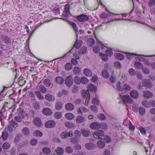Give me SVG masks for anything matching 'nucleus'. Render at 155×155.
<instances>
[{
	"instance_id": "37998d69",
	"label": "nucleus",
	"mask_w": 155,
	"mask_h": 155,
	"mask_svg": "<svg viewBox=\"0 0 155 155\" xmlns=\"http://www.w3.org/2000/svg\"><path fill=\"white\" fill-rule=\"evenodd\" d=\"M22 131L23 133L25 135H28L29 134V130L27 127H24L22 130Z\"/></svg>"
},
{
	"instance_id": "ddd939ff",
	"label": "nucleus",
	"mask_w": 155,
	"mask_h": 155,
	"mask_svg": "<svg viewBox=\"0 0 155 155\" xmlns=\"http://www.w3.org/2000/svg\"><path fill=\"white\" fill-rule=\"evenodd\" d=\"M82 44V41L81 40H78L77 39L76 42L74 45V47L77 49H78L81 47Z\"/></svg>"
},
{
	"instance_id": "f8f14e48",
	"label": "nucleus",
	"mask_w": 155,
	"mask_h": 155,
	"mask_svg": "<svg viewBox=\"0 0 155 155\" xmlns=\"http://www.w3.org/2000/svg\"><path fill=\"white\" fill-rule=\"evenodd\" d=\"M43 113L46 115H52V112L50 108H45L43 110Z\"/></svg>"
},
{
	"instance_id": "9d476101",
	"label": "nucleus",
	"mask_w": 155,
	"mask_h": 155,
	"mask_svg": "<svg viewBox=\"0 0 155 155\" xmlns=\"http://www.w3.org/2000/svg\"><path fill=\"white\" fill-rule=\"evenodd\" d=\"M101 124L97 122L92 123L90 125L91 128L93 129H98L101 128Z\"/></svg>"
},
{
	"instance_id": "a19ab883",
	"label": "nucleus",
	"mask_w": 155,
	"mask_h": 155,
	"mask_svg": "<svg viewBox=\"0 0 155 155\" xmlns=\"http://www.w3.org/2000/svg\"><path fill=\"white\" fill-rule=\"evenodd\" d=\"M74 81L77 84H80L81 83V79L78 76L74 77Z\"/></svg>"
},
{
	"instance_id": "4d7b16f0",
	"label": "nucleus",
	"mask_w": 155,
	"mask_h": 155,
	"mask_svg": "<svg viewBox=\"0 0 155 155\" xmlns=\"http://www.w3.org/2000/svg\"><path fill=\"white\" fill-rule=\"evenodd\" d=\"M110 16V14H107L106 13H103L101 15L100 17L101 18L104 19Z\"/></svg>"
},
{
	"instance_id": "72a5a7b5",
	"label": "nucleus",
	"mask_w": 155,
	"mask_h": 155,
	"mask_svg": "<svg viewBox=\"0 0 155 155\" xmlns=\"http://www.w3.org/2000/svg\"><path fill=\"white\" fill-rule=\"evenodd\" d=\"M34 108L37 110H39L40 108V105L37 101H35L33 104Z\"/></svg>"
},
{
	"instance_id": "b1692460",
	"label": "nucleus",
	"mask_w": 155,
	"mask_h": 155,
	"mask_svg": "<svg viewBox=\"0 0 155 155\" xmlns=\"http://www.w3.org/2000/svg\"><path fill=\"white\" fill-rule=\"evenodd\" d=\"M81 95L83 98L85 97L86 98L85 104L86 106H87V97H86L87 95V90L85 91L84 90H82L81 92Z\"/></svg>"
},
{
	"instance_id": "774afa93",
	"label": "nucleus",
	"mask_w": 155,
	"mask_h": 155,
	"mask_svg": "<svg viewBox=\"0 0 155 155\" xmlns=\"http://www.w3.org/2000/svg\"><path fill=\"white\" fill-rule=\"evenodd\" d=\"M129 73L131 76H134L136 74V72L135 70L133 68H130L129 71Z\"/></svg>"
},
{
	"instance_id": "de8ad7c7",
	"label": "nucleus",
	"mask_w": 155,
	"mask_h": 155,
	"mask_svg": "<svg viewBox=\"0 0 155 155\" xmlns=\"http://www.w3.org/2000/svg\"><path fill=\"white\" fill-rule=\"evenodd\" d=\"M81 69L78 67H74L73 70V72L76 74H78L81 72Z\"/></svg>"
},
{
	"instance_id": "39448f33",
	"label": "nucleus",
	"mask_w": 155,
	"mask_h": 155,
	"mask_svg": "<svg viewBox=\"0 0 155 155\" xmlns=\"http://www.w3.org/2000/svg\"><path fill=\"white\" fill-rule=\"evenodd\" d=\"M65 84L68 86L71 87L73 84V79L71 76H69L65 80Z\"/></svg>"
},
{
	"instance_id": "338daca9",
	"label": "nucleus",
	"mask_w": 155,
	"mask_h": 155,
	"mask_svg": "<svg viewBox=\"0 0 155 155\" xmlns=\"http://www.w3.org/2000/svg\"><path fill=\"white\" fill-rule=\"evenodd\" d=\"M138 107L139 106L137 104H134L132 106V109L134 111H137Z\"/></svg>"
},
{
	"instance_id": "6e6d98bb",
	"label": "nucleus",
	"mask_w": 155,
	"mask_h": 155,
	"mask_svg": "<svg viewBox=\"0 0 155 155\" xmlns=\"http://www.w3.org/2000/svg\"><path fill=\"white\" fill-rule=\"evenodd\" d=\"M87 109L84 107H81L80 108L79 110L78 111V113L79 114H81L83 112H86Z\"/></svg>"
},
{
	"instance_id": "aec40b11",
	"label": "nucleus",
	"mask_w": 155,
	"mask_h": 155,
	"mask_svg": "<svg viewBox=\"0 0 155 155\" xmlns=\"http://www.w3.org/2000/svg\"><path fill=\"white\" fill-rule=\"evenodd\" d=\"M96 87L95 86H94V85L92 84H88V91H96Z\"/></svg>"
},
{
	"instance_id": "680f3d73",
	"label": "nucleus",
	"mask_w": 155,
	"mask_h": 155,
	"mask_svg": "<svg viewBox=\"0 0 155 155\" xmlns=\"http://www.w3.org/2000/svg\"><path fill=\"white\" fill-rule=\"evenodd\" d=\"M22 119L21 117L18 116H15L14 117L15 120L18 122H21L22 121Z\"/></svg>"
},
{
	"instance_id": "8fccbe9b",
	"label": "nucleus",
	"mask_w": 155,
	"mask_h": 155,
	"mask_svg": "<svg viewBox=\"0 0 155 155\" xmlns=\"http://www.w3.org/2000/svg\"><path fill=\"white\" fill-rule=\"evenodd\" d=\"M92 102L93 104L96 105H98L99 104V100L96 97L93 99Z\"/></svg>"
},
{
	"instance_id": "49530a36",
	"label": "nucleus",
	"mask_w": 155,
	"mask_h": 155,
	"mask_svg": "<svg viewBox=\"0 0 155 155\" xmlns=\"http://www.w3.org/2000/svg\"><path fill=\"white\" fill-rule=\"evenodd\" d=\"M54 117L56 119H60L62 117L61 113L59 112H56L54 114Z\"/></svg>"
},
{
	"instance_id": "0eeeda50",
	"label": "nucleus",
	"mask_w": 155,
	"mask_h": 155,
	"mask_svg": "<svg viewBox=\"0 0 155 155\" xmlns=\"http://www.w3.org/2000/svg\"><path fill=\"white\" fill-rule=\"evenodd\" d=\"M1 39L5 44H8L11 42V39L6 35H2Z\"/></svg>"
},
{
	"instance_id": "f257e3e1",
	"label": "nucleus",
	"mask_w": 155,
	"mask_h": 155,
	"mask_svg": "<svg viewBox=\"0 0 155 155\" xmlns=\"http://www.w3.org/2000/svg\"><path fill=\"white\" fill-rule=\"evenodd\" d=\"M123 102L125 104H131L133 103V100L128 95H124L123 96L120 94Z\"/></svg>"
},
{
	"instance_id": "c85d7f7f",
	"label": "nucleus",
	"mask_w": 155,
	"mask_h": 155,
	"mask_svg": "<svg viewBox=\"0 0 155 155\" xmlns=\"http://www.w3.org/2000/svg\"><path fill=\"white\" fill-rule=\"evenodd\" d=\"M85 118L84 117H82L81 116H78L76 119V120L77 122L78 123H82L85 120Z\"/></svg>"
},
{
	"instance_id": "393cba45",
	"label": "nucleus",
	"mask_w": 155,
	"mask_h": 155,
	"mask_svg": "<svg viewBox=\"0 0 155 155\" xmlns=\"http://www.w3.org/2000/svg\"><path fill=\"white\" fill-rule=\"evenodd\" d=\"M55 80L56 82L59 84H62L64 82V79L61 77H57L56 78Z\"/></svg>"
},
{
	"instance_id": "5701e85b",
	"label": "nucleus",
	"mask_w": 155,
	"mask_h": 155,
	"mask_svg": "<svg viewBox=\"0 0 155 155\" xmlns=\"http://www.w3.org/2000/svg\"><path fill=\"white\" fill-rule=\"evenodd\" d=\"M35 93L37 97L39 100H43L44 99V97L41 94L40 91H35Z\"/></svg>"
},
{
	"instance_id": "20e7f679",
	"label": "nucleus",
	"mask_w": 155,
	"mask_h": 155,
	"mask_svg": "<svg viewBox=\"0 0 155 155\" xmlns=\"http://www.w3.org/2000/svg\"><path fill=\"white\" fill-rule=\"evenodd\" d=\"M56 125L55 122L52 120H49L47 121L45 124L46 128H51L54 127Z\"/></svg>"
},
{
	"instance_id": "69168bd1",
	"label": "nucleus",
	"mask_w": 155,
	"mask_h": 155,
	"mask_svg": "<svg viewBox=\"0 0 155 155\" xmlns=\"http://www.w3.org/2000/svg\"><path fill=\"white\" fill-rule=\"evenodd\" d=\"M93 51L96 53H98L100 51V49L97 46H94L93 47Z\"/></svg>"
},
{
	"instance_id": "1a4fd4ad",
	"label": "nucleus",
	"mask_w": 155,
	"mask_h": 155,
	"mask_svg": "<svg viewBox=\"0 0 155 155\" xmlns=\"http://www.w3.org/2000/svg\"><path fill=\"white\" fill-rule=\"evenodd\" d=\"M34 123L35 126L38 127H41L42 125L41 119L38 117H35L34 119Z\"/></svg>"
},
{
	"instance_id": "3c124183",
	"label": "nucleus",
	"mask_w": 155,
	"mask_h": 155,
	"mask_svg": "<svg viewBox=\"0 0 155 155\" xmlns=\"http://www.w3.org/2000/svg\"><path fill=\"white\" fill-rule=\"evenodd\" d=\"M90 109L94 112L97 113L98 112V110L96 107L94 105H91L90 106Z\"/></svg>"
},
{
	"instance_id": "0e129e2a",
	"label": "nucleus",
	"mask_w": 155,
	"mask_h": 155,
	"mask_svg": "<svg viewBox=\"0 0 155 155\" xmlns=\"http://www.w3.org/2000/svg\"><path fill=\"white\" fill-rule=\"evenodd\" d=\"M84 84H86L87 83V79L84 77H82L81 79V83Z\"/></svg>"
},
{
	"instance_id": "a211bd4d",
	"label": "nucleus",
	"mask_w": 155,
	"mask_h": 155,
	"mask_svg": "<svg viewBox=\"0 0 155 155\" xmlns=\"http://www.w3.org/2000/svg\"><path fill=\"white\" fill-rule=\"evenodd\" d=\"M74 105L71 103H68L65 105L66 109L68 110H72L74 108Z\"/></svg>"
},
{
	"instance_id": "2f4dec72",
	"label": "nucleus",
	"mask_w": 155,
	"mask_h": 155,
	"mask_svg": "<svg viewBox=\"0 0 155 155\" xmlns=\"http://www.w3.org/2000/svg\"><path fill=\"white\" fill-rule=\"evenodd\" d=\"M114 56L116 58L120 60H122L124 59L123 55L120 53H116L114 54Z\"/></svg>"
},
{
	"instance_id": "bf43d9fd",
	"label": "nucleus",
	"mask_w": 155,
	"mask_h": 155,
	"mask_svg": "<svg viewBox=\"0 0 155 155\" xmlns=\"http://www.w3.org/2000/svg\"><path fill=\"white\" fill-rule=\"evenodd\" d=\"M34 135L36 136L41 137L42 135V133L39 130H37L35 131L34 133Z\"/></svg>"
},
{
	"instance_id": "f704fd0d",
	"label": "nucleus",
	"mask_w": 155,
	"mask_h": 155,
	"mask_svg": "<svg viewBox=\"0 0 155 155\" xmlns=\"http://www.w3.org/2000/svg\"><path fill=\"white\" fill-rule=\"evenodd\" d=\"M67 94L68 92L66 90H63L62 92H59L57 93V96L58 97H61L63 95V94Z\"/></svg>"
},
{
	"instance_id": "864d4df0",
	"label": "nucleus",
	"mask_w": 155,
	"mask_h": 155,
	"mask_svg": "<svg viewBox=\"0 0 155 155\" xmlns=\"http://www.w3.org/2000/svg\"><path fill=\"white\" fill-rule=\"evenodd\" d=\"M74 135L76 138H78L80 137L81 133L79 131L75 130L74 132Z\"/></svg>"
},
{
	"instance_id": "ea45409f",
	"label": "nucleus",
	"mask_w": 155,
	"mask_h": 155,
	"mask_svg": "<svg viewBox=\"0 0 155 155\" xmlns=\"http://www.w3.org/2000/svg\"><path fill=\"white\" fill-rule=\"evenodd\" d=\"M87 48L85 47H83L79 51L78 53L79 54H85L87 51Z\"/></svg>"
},
{
	"instance_id": "423d86ee",
	"label": "nucleus",
	"mask_w": 155,
	"mask_h": 155,
	"mask_svg": "<svg viewBox=\"0 0 155 155\" xmlns=\"http://www.w3.org/2000/svg\"><path fill=\"white\" fill-rule=\"evenodd\" d=\"M142 84L144 86L150 88L152 86V83L149 79H144L142 81Z\"/></svg>"
},
{
	"instance_id": "58836bf2",
	"label": "nucleus",
	"mask_w": 155,
	"mask_h": 155,
	"mask_svg": "<svg viewBox=\"0 0 155 155\" xmlns=\"http://www.w3.org/2000/svg\"><path fill=\"white\" fill-rule=\"evenodd\" d=\"M102 74L103 77L104 78H107L108 77V73L107 70H103L102 71Z\"/></svg>"
},
{
	"instance_id": "4468645a",
	"label": "nucleus",
	"mask_w": 155,
	"mask_h": 155,
	"mask_svg": "<svg viewBox=\"0 0 155 155\" xmlns=\"http://www.w3.org/2000/svg\"><path fill=\"white\" fill-rule=\"evenodd\" d=\"M130 95L131 97L134 99H136L138 97V93L136 90H133L130 91Z\"/></svg>"
},
{
	"instance_id": "473e14b6",
	"label": "nucleus",
	"mask_w": 155,
	"mask_h": 155,
	"mask_svg": "<svg viewBox=\"0 0 155 155\" xmlns=\"http://www.w3.org/2000/svg\"><path fill=\"white\" fill-rule=\"evenodd\" d=\"M95 43L94 40L92 38L88 39V45L89 47H92Z\"/></svg>"
},
{
	"instance_id": "603ef678",
	"label": "nucleus",
	"mask_w": 155,
	"mask_h": 155,
	"mask_svg": "<svg viewBox=\"0 0 155 155\" xmlns=\"http://www.w3.org/2000/svg\"><path fill=\"white\" fill-rule=\"evenodd\" d=\"M97 117L101 120H104L106 118V116L102 114H98L97 115Z\"/></svg>"
},
{
	"instance_id": "412c9836",
	"label": "nucleus",
	"mask_w": 155,
	"mask_h": 155,
	"mask_svg": "<svg viewBox=\"0 0 155 155\" xmlns=\"http://www.w3.org/2000/svg\"><path fill=\"white\" fill-rule=\"evenodd\" d=\"M62 106V103L61 101H58L56 103L55 107L56 109L58 110L61 109Z\"/></svg>"
},
{
	"instance_id": "dca6fc26",
	"label": "nucleus",
	"mask_w": 155,
	"mask_h": 155,
	"mask_svg": "<svg viewBox=\"0 0 155 155\" xmlns=\"http://www.w3.org/2000/svg\"><path fill=\"white\" fill-rule=\"evenodd\" d=\"M18 116L21 117L22 119H24L25 118V113L23 109L19 108L18 109Z\"/></svg>"
},
{
	"instance_id": "e433bc0d",
	"label": "nucleus",
	"mask_w": 155,
	"mask_h": 155,
	"mask_svg": "<svg viewBox=\"0 0 155 155\" xmlns=\"http://www.w3.org/2000/svg\"><path fill=\"white\" fill-rule=\"evenodd\" d=\"M42 151L44 154H48L51 152V150L48 147H45L43 149Z\"/></svg>"
},
{
	"instance_id": "c03bdc74",
	"label": "nucleus",
	"mask_w": 155,
	"mask_h": 155,
	"mask_svg": "<svg viewBox=\"0 0 155 155\" xmlns=\"http://www.w3.org/2000/svg\"><path fill=\"white\" fill-rule=\"evenodd\" d=\"M135 66L137 68L140 69L143 68V65L141 63L138 62H136L134 64Z\"/></svg>"
},
{
	"instance_id": "7c9ffc66",
	"label": "nucleus",
	"mask_w": 155,
	"mask_h": 155,
	"mask_svg": "<svg viewBox=\"0 0 155 155\" xmlns=\"http://www.w3.org/2000/svg\"><path fill=\"white\" fill-rule=\"evenodd\" d=\"M43 84L46 87H50L51 83V81L48 79H45L43 81Z\"/></svg>"
},
{
	"instance_id": "09e8293b",
	"label": "nucleus",
	"mask_w": 155,
	"mask_h": 155,
	"mask_svg": "<svg viewBox=\"0 0 155 155\" xmlns=\"http://www.w3.org/2000/svg\"><path fill=\"white\" fill-rule=\"evenodd\" d=\"M66 152L69 153H71L73 152V148L69 146L65 148Z\"/></svg>"
},
{
	"instance_id": "7ed1b4c3",
	"label": "nucleus",
	"mask_w": 155,
	"mask_h": 155,
	"mask_svg": "<svg viewBox=\"0 0 155 155\" xmlns=\"http://www.w3.org/2000/svg\"><path fill=\"white\" fill-rule=\"evenodd\" d=\"M70 6L68 4H65L64 6L63 15L65 17H68L70 13Z\"/></svg>"
},
{
	"instance_id": "c756f323",
	"label": "nucleus",
	"mask_w": 155,
	"mask_h": 155,
	"mask_svg": "<svg viewBox=\"0 0 155 155\" xmlns=\"http://www.w3.org/2000/svg\"><path fill=\"white\" fill-rule=\"evenodd\" d=\"M142 105L146 108L150 107H151L150 103L146 100L143 101L142 102Z\"/></svg>"
},
{
	"instance_id": "13d9d810",
	"label": "nucleus",
	"mask_w": 155,
	"mask_h": 155,
	"mask_svg": "<svg viewBox=\"0 0 155 155\" xmlns=\"http://www.w3.org/2000/svg\"><path fill=\"white\" fill-rule=\"evenodd\" d=\"M2 147L3 149H7L10 147V145L8 143L5 142L3 143Z\"/></svg>"
},
{
	"instance_id": "bb28decb",
	"label": "nucleus",
	"mask_w": 155,
	"mask_h": 155,
	"mask_svg": "<svg viewBox=\"0 0 155 155\" xmlns=\"http://www.w3.org/2000/svg\"><path fill=\"white\" fill-rule=\"evenodd\" d=\"M66 118L68 120H72L74 117V115L71 113H67L65 115Z\"/></svg>"
},
{
	"instance_id": "5fc2aeb1",
	"label": "nucleus",
	"mask_w": 155,
	"mask_h": 155,
	"mask_svg": "<svg viewBox=\"0 0 155 155\" xmlns=\"http://www.w3.org/2000/svg\"><path fill=\"white\" fill-rule=\"evenodd\" d=\"M65 69L67 71L71 70L72 68V65L70 63H67L65 66Z\"/></svg>"
},
{
	"instance_id": "f3484780",
	"label": "nucleus",
	"mask_w": 155,
	"mask_h": 155,
	"mask_svg": "<svg viewBox=\"0 0 155 155\" xmlns=\"http://www.w3.org/2000/svg\"><path fill=\"white\" fill-rule=\"evenodd\" d=\"M97 144L98 147L101 149L104 148L105 147V142L103 141H98Z\"/></svg>"
},
{
	"instance_id": "2eb2a0df",
	"label": "nucleus",
	"mask_w": 155,
	"mask_h": 155,
	"mask_svg": "<svg viewBox=\"0 0 155 155\" xmlns=\"http://www.w3.org/2000/svg\"><path fill=\"white\" fill-rule=\"evenodd\" d=\"M143 94L144 96L147 98H150L153 96L152 93L148 91H143Z\"/></svg>"
},
{
	"instance_id": "e2e57ef3",
	"label": "nucleus",
	"mask_w": 155,
	"mask_h": 155,
	"mask_svg": "<svg viewBox=\"0 0 155 155\" xmlns=\"http://www.w3.org/2000/svg\"><path fill=\"white\" fill-rule=\"evenodd\" d=\"M105 53L107 56L109 57L111 56L113 54L112 52L109 50H106L105 51Z\"/></svg>"
},
{
	"instance_id": "6e6552de",
	"label": "nucleus",
	"mask_w": 155,
	"mask_h": 155,
	"mask_svg": "<svg viewBox=\"0 0 155 155\" xmlns=\"http://www.w3.org/2000/svg\"><path fill=\"white\" fill-rule=\"evenodd\" d=\"M77 20L80 22H83L87 20V16L84 14H82L77 16Z\"/></svg>"
},
{
	"instance_id": "4c0bfd02",
	"label": "nucleus",
	"mask_w": 155,
	"mask_h": 155,
	"mask_svg": "<svg viewBox=\"0 0 155 155\" xmlns=\"http://www.w3.org/2000/svg\"><path fill=\"white\" fill-rule=\"evenodd\" d=\"M39 90L42 93H45L47 91L46 88L43 85H40L39 86Z\"/></svg>"
},
{
	"instance_id": "f03ea898",
	"label": "nucleus",
	"mask_w": 155,
	"mask_h": 155,
	"mask_svg": "<svg viewBox=\"0 0 155 155\" xmlns=\"http://www.w3.org/2000/svg\"><path fill=\"white\" fill-rule=\"evenodd\" d=\"M104 135V132L101 130L95 131L94 133L93 134V135L95 138H98L99 139L101 140L102 139L101 137H103Z\"/></svg>"
},
{
	"instance_id": "a18cd8bd",
	"label": "nucleus",
	"mask_w": 155,
	"mask_h": 155,
	"mask_svg": "<svg viewBox=\"0 0 155 155\" xmlns=\"http://www.w3.org/2000/svg\"><path fill=\"white\" fill-rule=\"evenodd\" d=\"M10 125L12 126V127L14 128H16L18 126V124L14 120L10 121Z\"/></svg>"
},
{
	"instance_id": "6ab92c4d",
	"label": "nucleus",
	"mask_w": 155,
	"mask_h": 155,
	"mask_svg": "<svg viewBox=\"0 0 155 155\" xmlns=\"http://www.w3.org/2000/svg\"><path fill=\"white\" fill-rule=\"evenodd\" d=\"M55 152L57 153V155H62L64 152V149L61 147H58L54 150Z\"/></svg>"
},
{
	"instance_id": "cd10ccee",
	"label": "nucleus",
	"mask_w": 155,
	"mask_h": 155,
	"mask_svg": "<svg viewBox=\"0 0 155 155\" xmlns=\"http://www.w3.org/2000/svg\"><path fill=\"white\" fill-rule=\"evenodd\" d=\"M96 147V145L92 143H88V150H92Z\"/></svg>"
},
{
	"instance_id": "c9c22d12",
	"label": "nucleus",
	"mask_w": 155,
	"mask_h": 155,
	"mask_svg": "<svg viewBox=\"0 0 155 155\" xmlns=\"http://www.w3.org/2000/svg\"><path fill=\"white\" fill-rule=\"evenodd\" d=\"M2 138L3 140H6L8 137V132L6 131H3L2 133Z\"/></svg>"
},
{
	"instance_id": "9b49d317",
	"label": "nucleus",
	"mask_w": 155,
	"mask_h": 155,
	"mask_svg": "<svg viewBox=\"0 0 155 155\" xmlns=\"http://www.w3.org/2000/svg\"><path fill=\"white\" fill-rule=\"evenodd\" d=\"M45 99L50 101H54L55 100L54 97L52 95L50 94H46L45 95Z\"/></svg>"
},
{
	"instance_id": "052dcab7",
	"label": "nucleus",
	"mask_w": 155,
	"mask_h": 155,
	"mask_svg": "<svg viewBox=\"0 0 155 155\" xmlns=\"http://www.w3.org/2000/svg\"><path fill=\"white\" fill-rule=\"evenodd\" d=\"M99 54L101 56V58L103 60L105 61H107L108 58L104 54H102L100 52Z\"/></svg>"
},
{
	"instance_id": "4be33fe9",
	"label": "nucleus",
	"mask_w": 155,
	"mask_h": 155,
	"mask_svg": "<svg viewBox=\"0 0 155 155\" xmlns=\"http://www.w3.org/2000/svg\"><path fill=\"white\" fill-rule=\"evenodd\" d=\"M130 89V87L128 84H125L123 86L121 91H123L124 92L129 91Z\"/></svg>"
},
{
	"instance_id": "a878e982",
	"label": "nucleus",
	"mask_w": 155,
	"mask_h": 155,
	"mask_svg": "<svg viewBox=\"0 0 155 155\" xmlns=\"http://www.w3.org/2000/svg\"><path fill=\"white\" fill-rule=\"evenodd\" d=\"M60 138L62 139H65L68 137V132L65 131L62 132L60 135Z\"/></svg>"
},
{
	"instance_id": "79ce46f5",
	"label": "nucleus",
	"mask_w": 155,
	"mask_h": 155,
	"mask_svg": "<svg viewBox=\"0 0 155 155\" xmlns=\"http://www.w3.org/2000/svg\"><path fill=\"white\" fill-rule=\"evenodd\" d=\"M139 113L141 115H143L145 113V108L142 107L140 106L139 108Z\"/></svg>"
}]
</instances>
